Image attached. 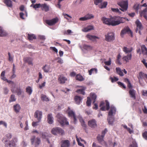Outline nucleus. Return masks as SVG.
I'll list each match as a JSON object with an SVG mask.
<instances>
[{
    "label": "nucleus",
    "mask_w": 147,
    "mask_h": 147,
    "mask_svg": "<svg viewBox=\"0 0 147 147\" xmlns=\"http://www.w3.org/2000/svg\"><path fill=\"white\" fill-rule=\"evenodd\" d=\"M107 132V129L106 128L105 129L104 131H103L102 132V135L101 136H102V137H104L105 135V134Z\"/></svg>",
    "instance_id": "338daca9"
},
{
    "label": "nucleus",
    "mask_w": 147,
    "mask_h": 147,
    "mask_svg": "<svg viewBox=\"0 0 147 147\" xmlns=\"http://www.w3.org/2000/svg\"><path fill=\"white\" fill-rule=\"evenodd\" d=\"M47 121L50 124H52L53 122V117L51 114H49L47 116Z\"/></svg>",
    "instance_id": "bb28decb"
},
{
    "label": "nucleus",
    "mask_w": 147,
    "mask_h": 147,
    "mask_svg": "<svg viewBox=\"0 0 147 147\" xmlns=\"http://www.w3.org/2000/svg\"><path fill=\"white\" fill-rule=\"evenodd\" d=\"M59 21V19L56 17L51 20H45L46 23L49 26H53L55 25Z\"/></svg>",
    "instance_id": "9d476101"
},
{
    "label": "nucleus",
    "mask_w": 147,
    "mask_h": 147,
    "mask_svg": "<svg viewBox=\"0 0 147 147\" xmlns=\"http://www.w3.org/2000/svg\"><path fill=\"white\" fill-rule=\"evenodd\" d=\"M3 125V126L7 128V123L3 121H0V125Z\"/></svg>",
    "instance_id": "0e129e2a"
},
{
    "label": "nucleus",
    "mask_w": 147,
    "mask_h": 147,
    "mask_svg": "<svg viewBox=\"0 0 147 147\" xmlns=\"http://www.w3.org/2000/svg\"><path fill=\"white\" fill-rule=\"evenodd\" d=\"M30 140L32 144L34 145L35 147L38 146L41 143L40 138L38 137L36 138L34 136L31 137Z\"/></svg>",
    "instance_id": "20e7f679"
},
{
    "label": "nucleus",
    "mask_w": 147,
    "mask_h": 147,
    "mask_svg": "<svg viewBox=\"0 0 147 147\" xmlns=\"http://www.w3.org/2000/svg\"><path fill=\"white\" fill-rule=\"evenodd\" d=\"M63 15L64 16V18H65L67 20H69L68 18H71V17L69 16V15L66 14L65 13H63Z\"/></svg>",
    "instance_id": "052dcab7"
},
{
    "label": "nucleus",
    "mask_w": 147,
    "mask_h": 147,
    "mask_svg": "<svg viewBox=\"0 0 147 147\" xmlns=\"http://www.w3.org/2000/svg\"><path fill=\"white\" fill-rule=\"evenodd\" d=\"M107 5V1L101 3L100 5H98V7L100 9H102L106 8Z\"/></svg>",
    "instance_id": "f704fd0d"
},
{
    "label": "nucleus",
    "mask_w": 147,
    "mask_h": 147,
    "mask_svg": "<svg viewBox=\"0 0 147 147\" xmlns=\"http://www.w3.org/2000/svg\"><path fill=\"white\" fill-rule=\"evenodd\" d=\"M58 80L59 83L63 84L65 83V82L67 80V78L63 74L58 76Z\"/></svg>",
    "instance_id": "9b49d317"
},
{
    "label": "nucleus",
    "mask_w": 147,
    "mask_h": 147,
    "mask_svg": "<svg viewBox=\"0 0 147 147\" xmlns=\"http://www.w3.org/2000/svg\"><path fill=\"white\" fill-rule=\"evenodd\" d=\"M83 48L84 49L88 51L91 50L92 49V47L86 45H84L83 46Z\"/></svg>",
    "instance_id": "a18cd8bd"
},
{
    "label": "nucleus",
    "mask_w": 147,
    "mask_h": 147,
    "mask_svg": "<svg viewBox=\"0 0 147 147\" xmlns=\"http://www.w3.org/2000/svg\"><path fill=\"white\" fill-rule=\"evenodd\" d=\"M105 40L108 42H111L115 39L114 33L113 32H108L105 35Z\"/></svg>",
    "instance_id": "1a4fd4ad"
},
{
    "label": "nucleus",
    "mask_w": 147,
    "mask_h": 147,
    "mask_svg": "<svg viewBox=\"0 0 147 147\" xmlns=\"http://www.w3.org/2000/svg\"><path fill=\"white\" fill-rule=\"evenodd\" d=\"M67 112L69 116V117H72L76 115L74 112L72 110H71L70 108L69 107H68V108Z\"/></svg>",
    "instance_id": "4be33fe9"
},
{
    "label": "nucleus",
    "mask_w": 147,
    "mask_h": 147,
    "mask_svg": "<svg viewBox=\"0 0 147 147\" xmlns=\"http://www.w3.org/2000/svg\"><path fill=\"white\" fill-rule=\"evenodd\" d=\"M24 61L26 63L32 64V63L33 59L31 57H26L24 59Z\"/></svg>",
    "instance_id": "6ab92c4d"
},
{
    "label": "nucleus",
    "mask_w": 147,
    "mask_h": 147,
    "mask_svg": "<svg viewBox=\"0 0 147 147\" xmlns=\"http://www.w3.org/2000/svg\"><path fill=\"white\" fill-rule=\"evenodd\" d=\"M21 107L20 105L16 104L13 106V109L14 111L16 113H19Z\"/></svg>",
    "instance_id": "cd10ccee"
},
{
    "label": "nucleus",
    "mask_w": 147,
    "mask_h": 147,
    "mask_svg": "<svg viewBox=\"0 0 147 147\" xmlns=\"http://www.w3.org/2000/svg\"><path fill=\"white\" fill-rule=\"evenodd\" d=\"M97 72V70L96 68H92L88 71L89 74L90 75H91L92 73L96 74Z\"/></svg>",
    "instance_id": "79ce46f5"
},
{
    "label": "nucleus",
    "mask_w": 147,
    "mask_h": 147,
    "mask_svg": "<svg viewBox=\"0 0 147 147\" xmlns=\"http://www.w3.org/2000/svg\"><path fill=\"white\" fill-rule=\"evenodd\" d=\"M3 2L7 6L10 7H12V2L11 0H3Z\"/></svg>",
    "instance_id": "7c9ffc66"
},
{
    "label": "nucleus",
    "mask_w": 147,
    "mask_h": 147,
    "mask_svg": "<svg viewBox=\"0 0 147 147\" xmlns=\"http://www.w3.org/2000/svg\"><path fill=\"white\" fill-rule=\"evenodd\" d=\"M135 23L137 27L136 31V32H137L138 29L140 30H141L142 29L143 27L141 23L139 20H136L135 22Z\"/></svg>",
    "instance_id": "2eb2a0df"
},
{
    "label": "nucleus",
    "mask_w": 147,
    "mask_h": 147,
    "mask_svg": "<svg viewBox=\"0 0 147 147\" xmlns=\"http://www.w3.org/2000/svg\"><path fill=\"white\" fill-rule=\"evenodd\" d=\"M76 140L78 142V145L80 146H82L83 147H84V145L82 144L80 141L79 140V139L78 138L77 136H76Z\"/></svg>",
    "instance_id": "6e6d98bb"
},
{
    "label": "nucleus",
    "mask_w": 147,
    "mask_h": 147,
    "mask_svg": "<svg viewBox=\"0 0 147 147\" xmlns=\"http://www.w3.org/2000/svg\"><path fill=\"white\" fill-rule=\"evenodd\" d=\"M1 79L3 81H6L8 83L10 84L11 85H12L13 86L15 84V83L14 82L10 80H7L5 76L1 77Z\"/></svg>",
    "instance_id": "2f4dec72"
},
{
    "label": "nucleus",
    "mask_w": 147,
    "mask_h": 147,
    "mask_svg": "<svg viewBox=\"0 0 147 147\" xmlns=\"http://www.w3.org/2000/svg\"><path fill=\"white\" fill-rule=\"evenodd\" d=\"M42 112L38 110L36 111L34 113V116L37 118L38 121V122L40 121L42 117Z\"/></svg>",
    "instance_id": "ddd939ff"
},
{
    "label": "nucleus",
    "mask_w": 147,
    "mask_h": 147,
    "mask_svg": "<svg viewBox=\"0 0 147 147\" xmlns=\"http://www.w3.org/2000/svg\"><path fill=\"white\" fill-rule=\"evenodd\" d=\"M126 33H127L128 34H129V35L131 37H133V32L129 28L128 26L124 28V29L121 31V36L123 37V35Z\"/></svg>",
    "instance_id": "423d86ee"
},
{
    "label": "nucleus",
    "mask_w": 147,
    "mask_h": 147,
    "mask_svg": "<svg viewBox=\"0 0 147 147\" xmlns=\"http://www.w3.org/2000/svg\"><path fill=\"white\" fill-rule=\"evenodd\" d=\"M107 120L109 124L112 125L113 124L114 120L113 117L108 116Z\"/></svg>",
    "instance_id": "c9c22d12"
},
{
    "label": "nucleus",
    "mask_w": 147,
    "mask_h": 147,
    "mask_svg": "<svg viewBox=\"0 0 147 147\" xmlns=\"http://www.w3.org/2000/svg\"><path fill=\"white\" fill-rule=\"evenodd\" d=\"M134 8L136 11H137L139 9V4L138 3L135 4L134 6Z\"/></svg>",
    "instance_id": "e2e57ef3"
},
{
    "label": "nucleus",
    "mask_w": 147,
    "mask_h": 147,
    "mask_svg": "<svg viewBox=\"0 0 147 147\" xmlns=\"http://www.w3.org/2000/svg\"><path fill=\"white\" fill-rule=\"evenodd\" d=\"M82 98L78 96H76L74 97V100L76 103L77 105H79Z\"/></svg>",
    "instance_id": "393cba45"
},
{
    "label": "nucleus",
    "mask_w": 147,
    "mask_h": 147,
    "mask_svg": "<svg viewBox=\"0 0 147 147\" xmlns=\"http://www.w3.org/2000/svg\"><path fill=\"white\" fill-rule=\"evenodd\" d=\"M16 98H15V96L13 94H12L11 95L10 99L9 100V102H12L15 101Z\"/></svg>",
    "instance_id": "09e8293b"
},
{
    "label": "nucleus",
    "mask_w": 147,
    "mask_h": 147,
    "mask_svg": "<svg viewBox=\"0 0 147 147\" xmlns=\"http://www.w3.org/2000/svg\"><path fill=\"white\" fill-rule=\"evenodd\" d=\"M11 137V133H8L3 138L2 141L5 144V147H12L16 145L15 143L17 142L18 140L17 138H14L12 140L9 141V140Z\"/></svg>",
    "instance_id": "f03ea898"
},
{
    "label": "nucleus",
    "mask_w": 147,
    "mask_h": 147,
    "mask_svg": "<svg viewBox=\"0 0 147 147\" xmlns=\"http://www.w3.org/2000/svg\"><path fill=\"white\" fill-rule=\"evenodd\" d=\"M110 79L111 82L113 83L119 80L118 78L115 76L113 78L110 77Z\"/></svg>",
    "instance_id": "864d4df0"
},
{
    "label": "nucleus",
    "mask_w": 147,
    "mask_h": 147,
    "mask_svg": "<svg viewBox=\"0 0 147 147\" xmlns=\"http://www.w3.org/2000/svg\"><path fill=\"white\" fill-rule=\"evenodd\" d=\"M129 147H138L137 144L136 142L135 141H133L132 144H131Z\"/></svg>",
    "instance_id": "13d9d810"
},
{
    "label": "nucleus",
    "mask_w": 147,
    "mask_h": 147,
    "mask_svg": "<svg viewBox=\"0 0 147 147\" xmlns=\"http://www.w3.org/2000/svg\"><path fill=\"white\" fill-rule=\"evenodd\" d=\"M77 92L80 93L83 95H84L85 92H84V90L82 88L80 89H78L77 90Z\"/></svg>",
    "instance_id": "3c124183"
},
{
    "label": "nucleus",
    "mask_w": 147,
    "mask_h": 147,
    "mask_svg": "<svg viewBox=\"0 0 147 147\" xmlns=\"http://www.w3.org/2000/svg\"><path fill=\"white\" fill-rule=\"evenodd\" d=\"M28 38L30 40H33L34 39H36V37L34 34H28Z\"/></svg>",
    "instance_id": "ea45409f"
},
{
    "label": "nucleus",
    "mask_w": 147,
    "mask_h": 147,
    "mask_svg": "<svg viewBox=\"0 0 147 147\" xmlns=\"http://www.w3.org/2000/svg\"><path fill=\"white\" fill-rule=\"evenodd\" d=\"M56 117L57 121L62 126L69 125V123L67 121V119L63 115L58 113L57 114Z\"/></svg>",
    "instance_id": "7ed1b4c3"
},
{
    "label": "nucleus",
    "mask_w": 147,
    "mask_h": 147,
    "mask_svg": "<svg viewBox=\"0 0 147 147\" xmlns=\"http://www.w3.org/2000/svg\"><path fill=\"white\" fill-rule=\"evenodd\" d=\"M140 16H143L147 21V7L140 12Z\"/></svg>",
    "instance_id": "aec40b11"
},
{
    "label": "nucleus",
    "mask_w": 147,
    "mask_h": 147,
    "mask_svg": "<svg viewBox=\"0 0 147 147\" xmlns=\"http://www.w3.org/2000/svg\"><path fill=\"white\" fill-rule=\"evenodd\" d=\"M131 57L132 55L131 53L128 54L127 56L124 57L123 58V60L124 63H126L127 62L129 61V60L131 59Z\"/></svg>",
    "instance_id": "dca6fc26"
},
{
    "label": "nucleus",
    "mask_w": 147,
    "mask_h": 147,
    "mask_svg": "<svg viewBox=\"0 0 147 147\" xmlns=\"http://www.w3.org/2000/svg\"><path fill=\"white\" fill-rule=\"evenodd\" d=\"M96 121L95 119H92L88 121V125L92 128H94L97 126Z\"/></svg>",
    "instance_id": "f8f14e48"
},
{
    "label": "nucleus",
    "mask_w": 147,
    "mask_h": 147,
    "mask_svg": "<svg viewBox=\"0 0 147 147\" xmlns=\"http://www.w3.org/2000/svg\"><path fill=\"white\" fill-rule=\"evenodd\" d=\"M106 102V109L107 110H108L110 108V105L109 104L108 101L107 100H105Z\"/></svg>",
    "instance_id": "680f3d73"
},
{
    "label": "nucleus",
    "mask_w": 147,
    "mask_h": 147,
    "mask_svg": "<svg viewBox=\"0 0 147 147\" xmlns=\"http://www.w3.org/2000/svg\"><path fill=\"white\" fill-rule=\"evenodd\" d=\"M41 9L42 10L47 12L49 10V7L46 3L41 4Z\"/></svg>",
    "instance_id": "a211bd4d"
},
{
    "label": "nucleus",
    "mask_w": 147,
    "mask_h": 147,
    "mask_svg": "<svg viewBox=\"0 0 147 147\" xmlns=\"http://www.w3.org/2000/svg\"><path fill=\"white\" fill-rule=\"evenodd\" d=\"M139 75V77H138V79L139 80L142 79H145L147 75L146 74H145L141 72H140Z\"/></svg>",
    "instance_id": "72a5a7b5"
},
{
    "label": "nucleus",
    "mask_w": 147,
    "mask_h": 147,
    "mask_svg": "<svg viewBox=\"0 0 147 147\" xmlns=\"http://www.w3.org/2000/svg\"><path fill=\"white\" fill-rule=\"evenodd\" d=\"M103 0H94V3L96 5H98L99 4L101 3Z\"/></svg>",
    "instance_id": "5fc2aeb1"
},
{
    "label": "nucleus",
    "mask_w": 147,
    "mask_h": 147,
    "mask_svg": "<svg viewBox=\"0 0 147 147\" xmlns=\"http://www.w3.org/2000/svg\"><path fill=\"white\" fill-rule=\"evenodd\" d=\"M26 92L29 95H30L32 92V88L30 86L27 87L26 89Z\"/></svg>",
    "instance_id": "4c0bfd02"
},
{
    "label": "nucleus",
    "mask_w": 147,
    "mask_h": 147,
    "mask_svg": "<svg viewBox=\"0 0 147 147\" xmlns=\"http://www.w3.org/2000/svg\"><path fill=\"white\" fill-rule=\"evenodd\" d=\"M94 29V27L92 25L88 26L82 29V31L83 32H88L89 31Z\"/></svg>",
    "instance_id": "a878e982"
},
{
    "label": "nucleus",
    "mask_w": 147,
    "mask_h": 147,
    "mask_svg": "<svg viewBox=\"0 0 147 147\" xmlns=\"http://www.w3.org/2000/svg\"><path fill=\"white\" fill-rule=\"evenodd\" d=\"M90 96H91L92 100L93 101V104L95 103L97 98V96L94 93H90Z\"/></svg>",
    "instance_id": "473e14b6"
},
{
    "label": "nucleus",
    "mask_w": 147,
    "mask_h": 147,
    "mask_svg": "<svg viewBox=\"0 0 147 147\" xmlns=\"http://www.w3.org/2000/svg\"><path fill=\"white\" fill-rule=\"evenodd\" d=\"M120 10L124 11L127 10L128 7V2L127 0L120 1Z\"/></svg>",
    "instance_id": "6e6552de"
},
{
    "label": "nucleus",
    "mask_w": 147,
    "mask_h": 147,
    "mask_svg": "<svg viewBox=\"0 0 147 147\" xmlns=\"http://www.w3.org/2000/svg\"><path fill=\"white\" fill-rule=\"evenodd\" d=\"M116 109L114 107L111 106L109 112L108 116L113 117L116 113Z\"/></svg>",
    "instance_id": "4468645a"
},
{
    "label": "nucleus",
    "mask_w": 147,
    "mask_h": 147,
    "mask_svg": "<svg viewBox=\"0 0 147 147\" xmlns=\"http://www.w3.org/2000/svg\"><path fill=\"white\" fill-rule=\"evenodd\" d=\"M87 20H89L93 18H94V16L92 14H88L86 15Z\"/></svg>",
    "instance_id": "603ef678"
},
{
    "label": "nucleus",
    "mask_w": 147,
    "mask_h": 147,
    "mask_svg": "<svg viewBox=\"0 0 147 147\" xmlns=\"http://www.w3.org/2000/svg\"><path fill=\"white\" fill-rule=\"evenodd\" d=\"M133 50V48L132 47L128 48L126 47H124L123 48V51L125 53H131Z\"/></svg>",
    "instance_id": "b1692460"
},
{
    "label": "nucleus",
    "mask_w": 147,
    "mask_h": 147,
    "mask_svg": "<svg viewBox=\"0 0 147 147\" xmlns=\"http://www.w3.org/2000/svg\"><path fill=\"white\" fill-rule=\"evenodd\" d=\"M104 138V137H102V136H100V135H98L97 136V140L99 141V142L102 144V143L104 142V141L103 140Z\"/></svg>",
    "instance_id": "a19ab883"
},
{
    "label": "nucleus",
    "mask_w": 147,
    "mask_h": 147,
    "mask_svg": "<svg viewBox=\"0 0 147 147\" xmlns=\"http://www.w3.org/2000/svg\"><path fill=\"white\" fill-rule=\"evenodd\" d=\"M86 104L89 107L91 105V100L90 98L88 97L87 98V100L86 101Z\"/></svg>",
    "instance_id": "de8ad7c7"
},
{
    "label": "nucleus",
    "mask_w": 147,
    "mask_h": 147,
    "mask_svg": "<svg viewBox=\"0 0 147 147\" xmlns=\"http://www.w3.org/2000/svg\"><path fill=\"white\" fill-rule=\"evenodd\" d=\"M100 109L102 111H105V103L104 102L102 101L100 102Z\"/></svg>",
    "instance_id": "58836bf2"
},
{
    "label": "nucleus",
    "mask_w": 147,
    "mask_h": 147,
    "mask_svg": "<svg viewBox=\"0 0 147 147\" xmlns=\"http://www.w3.org/2000/svg\"><path fill=\"white\" fill-rule=\"evenodd\" d=\"M143 137L146 140H147V131H145L142 134Z\"/></svg>",
    "instance_id": "774afa93"
},
{
    "label": "nucleus",
    "mask_w": 147,
    "mask_h": 147,
    "mask_svg": "<svg viewBox=\"0 0 147 147\" xmlns=\"http://www.w3.org/2000/svg\"><path fill=\"white\" fill-rule=\"evenodd\" d=\"M75 78L76 80H78L80 81H82L84 80V78L80 74H77Z\"/></svg>",
    "instance_id": "c85d7f7f"
},
{
    "label": "nucleus",
    "mask_w": 147,
    "mask_h": 147,
    "mask_svg": "<svg viewBox=\"0 0 147 147\" xmlns=\"http://www.w3.org/2000/svg\"><path fill=\"white\" fill-rule=\"evenodd\" d=\"M61 142L62 143L61 147H69L70 145L69 141L67 140H63Z\"/></svg>",
    "instance_id": "5701e85b"
},
{
    "label": "nucleus",
    "mask_w": 147,
    "mask_h": 147,
    "mask_svg": "<svg viewBox=\"0 0 147 147\" xmlns=\"http://www.w3.org/2000/svg\"><path fill=\"white\" fill-rule=\"evenodd\" d=\"M16 86V84L15 83L14 85H10L11 91L13 93H16L17 95L19 96L21 94L22 91L20 87H17L16 89L15 90L14 88Z\"/></svg>",
    "instance_id": "0eeeda50"
},
{
    "label": "nucleus",
    "mask_w": 147,
    "mask_h": 147,
    "mask_svg": "<svg viewBox=\"0 0 147 147\" xmlns=\"http://www.w3.org/2000/svg\"><path fill=\"white\" fill-rule=\"evenodd\" d=\"M86 37L87 38L93 41H96V39H99V38L97 36L88 34L86 35Z\"/></svg>",
    "instance_id": "412c9836"
},
{
    "label": "nucleus",
    "mask_w": 147,
    "mask_h": 147,
    "mask_svg": "<svg viewBox=\"0 0 147 147\" xmlns=\"http://www.w3.org/2000/svg\"><path fill=\"white\" fill-rule=\"evenodd\" d=\"M43 69L45 72H47L50 70L49 65H45L43 68Z\"/></svg>",
    "instance_id": "49530a36"
},
{
    "label": "nucleus",
    "mask_w": 147,
    "mask_h": 147,
    "mask_svg": "<svg viewBox=\"0 0 147 147\" xmlns=\"http://www.w3.org/2000/svg\"><path fill=\"white\" fill-rule=\"evenodd\" d=\"M41 98L43 101L46 102L49 101V98L45 95L44 94H42L41 95Z\"/></svg>",
    "instance_id": "c03bdc74"
},
{
    "label": "nucleus",
    "mask_w": 147,
    "mask_h": 147,
    "mask_svg": "<svg viewBox=\"0 0 147 147\" xmlns=\"http://www.w3.org/2000/svg\"><path fill=\"white\" fill-rule=\"evenodd\" d=\"M119 17L116 16L111 17L110 18L103 17L101 18L103 24L109 26H115L119 24Z\"/></svg>",
    "instance_id": "f257e3e1"
},
{
    "label": "nucleus",
    "mask_w": 147,
    "mask_h": 147,
    "mask_svg": "<svg viewBox=\"0 0 147 147\" xmlns=\"http://www.w3.org/2000/svg\"><path fill=\"white\" fill-rule=\"evenodd\" d=\"M142 53L144 55H147V48L145 45H142L141 46Z\"/></svg>",
    "instance_id": "c756f323"
},
{
    "label": "nucleus",
    "mask_w": 147,
    "mask_h": 147,
    "mask_svg": "<svg viewBox=\"0 0 147 147\" xmlns=\"http://www.w3.org/2000/svg\"><path fill=\"white\" fill-rule=\"evenodd\" d=\"M7 35V33L4 30H3L2 27L0 26V36H4Z\"/></svg>",
    "instance_id": "e433bc0d"
},
{
    "label": "nucleus",
    "mask_w": 147,
    "mask_h": 147,
    "mask_svg": "<svg viewBox=\"0 0 147 147\" xmlns=\"http://www.w3.org/2000/svg\"><path fill=\"white\" fill-rule=\"evenodd\" d=\"M42 136V138H46L48 136V134L47 132L42 133L41 134Z\"/></svg>",
    "instance_id": "bf43d9fd"
},
{
    "label": "nucleus",
    "mask_w": 147,
    "mask_h": 147,
    "mask_svg": "<svg viewBox=\"0 0 147 147\" xmlns=\"http://www.w3.org/2000/svg\"><path fill=\"white\" fill-rule=\"evenodd\" d=\"M41 5V4L40 3L36 4H34V8L36 9V8L40 7Z\"/></svg>",
    "instance_id": "69168bd1"
},
{
    "label": "nucleus",
    "mask_w": 147,
    "mask_h": 147,
    "mask_svg": "<svg viewBox=\"0 0 147 147\" xmlns=\"http://www.w3.org/2000/svg\"><path fill=\"white\" fill-rule=\"evenodd\" d=\"M123 72H124L125 74H127V71L125 69H122V70L120 69V76H123L124 74H123Z\"/></svg>",
    "instance_id": "4d7b16f0"
},
{
    "label": "nucleus",
    "mask_w": 147,
    "mask_h": 147,
    "mask_svg": "<svg viewBox=\"0 0 147 147\" xmlns=\"http://www.w3.org/2000/svg\"><path fill=\"white\" fill-rule=\"evenodd\" d=\"M8 61L11 62H12L13 61L14 56L13 55L11 54L9 52H8Z\"/></svg>",
    "instance_id": "37998d69"
},
{
    "label": "nucleus",
    "mask_w": 147,
    "mask_h": 147,
    "mask_svg": "<svg viewBox=\"0 0 147 147\" xmlns=\"http://www.w3.org/2000/svg\"><path fill=\"white\" fill-rule=\"evenodd\" d=\"M136 91L132 88L130 89L129 91V93L130 97L134 99H135L136 98Z\"/></svg>",
    "instance_id": "f3484780"
},
{
    "label": "nucleus",
    "mask_w": 147,
    "mask_h": 147,
    "mask_svg": "<svg viewBox=\"0 0 147 147\" xmlns=\"http://www.w3.org/2000/svg\"><path fill=\"white\" fill-rule=\"evenodd\" d=\"M15 65H13V75L11 76V78L13 79L15 78L16 77V75L15 74Z\"/></svg>",
    "instance_id": "8fccbe9b"
},
{
    "label": "nucleus",
    "mask_w": 147,
    "mask_h": 147,
    "mask_svg": "<svg viewBox=\"0 0 147 147\" xmlns=\"http://www.w3.org/2000/svg\"><path fill=\"white\" fill-rule=\"evenodd\" d=\"M51 133L55 135L59 134L63 135L64 134V130L61 128L56 127L53 128L51 131Z\"/></svg>",
    "instance_id": "39448f33"
}]
</instances>
